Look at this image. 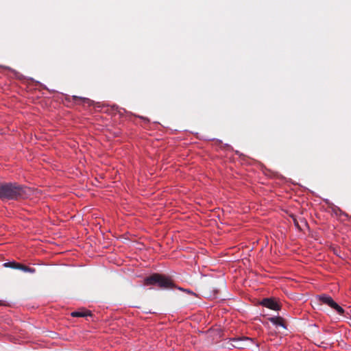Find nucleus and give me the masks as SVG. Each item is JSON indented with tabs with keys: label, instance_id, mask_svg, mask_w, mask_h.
I'll list each match as a JSON object with an SVG mask.
<instances>
[{
	"label": "nucleus",
	"instance_id": "1",
	"mask_svg": "<svg viewBox=\"0 0 351 351\" xmlns=\"http://www.w3.org/2000/svg\"><path fill=\"white\" fill-rule=\"evenodd\" d=\"M27 195V189L16 183L0 182L1 200L19 199Z\"/></svg>",
	"mask_w": 351,
	"mask_h": 351
},
{
	"label": "nucleus",
	"instance_id": "2",
	"mask_svg": "<svg viewBox=\"0 0 351 351\" xmlns=\"http://www.w3.org/2000/svg\"><path fill=\"white\" fill-rule=\"evenodd\" d=\"M144 285L146 286L155 285L162 289L173 287V282L169 278L157 273L146 277L144 279Z\"/></svg>",
	"mask_w": 351,
	"mask_h": 351
},
{
	"label": "nucleus",
	"instance_id": "3",
	"mask_svg": "<svg viewBox=\"0 0 351 351\" xmlns=\"http://www.w3.org/2000/svg\"><path fill=\"white\" fill-rule=\"evenodd\" d=\"M230 341L234 343L230 344L232 347L237 349H244L247 346V341H251L252 339L246 337H240L230 339Z\"/></svg>",
	"mask_w": 351,
	"mask_h": 351
},
{
	"label": "nucleus",
	"instance_id": "4",
	"mask_svg": "<svg viewBox=\"0 0 351 351\" xmlns=\"http://www.w3.org/2000/svg\"><path fill=\"white\" fill-rule=\"evenodd\" d=\"M261 304L263 306L274 311L280 310V308L277 301L273 298H265L262 300Z\"/></svg>",
	"mask_w": 351,
	"mask_h": 351
},
{
	"label": "nucleus",
	"instance_id": "5",
	"mask_svg": "<svg viewBox=\"0 0 351 351\" xmlns=\"http://www.w3.org/2000/svg\"><path fill=\"white\" fill-rule=\"evenodd\" d=\"M72 101H73L75 104H83L88 106L94 105V101L86 97H82L73 95L72 96Z\"/></svg>",
	"mask_w": 351,
	"mask_h": 351
},
{
	"label": "nucleus",
	"instance_id": "6",
	"mask_svg": "<svg viewBox=\"0 0 351 351\" xmlns=\"http://www.w3.org/2000/svg\"><path fill=\"white\" fill-rule=\"evenodd\" d=\"M317 299L322 304H327L330 307L332 306L333 302H335L330 296L326 295H318Z\"/></svg>",
	"mask_w": 351,
	"mask_h": 351
},
{
	"label": "nucleus",
	"instance_id": "7",
	"mask_svg": "<svg viewBox=\"0 0 351 351\" xmlns=\"http://www.w3.org/2000/svg\"><path fill=\"white\" fill-rule=\"evenodd\" d=\"M269 320L276 326H280L286 328L283 318L280 317H272L269 318Z\"/></svg>",
	"mask_w": 351,
	"mask_h": 351
},
{
	"label": "nucleus",
	"instance_id": "8",
	"mask_svg": "<svg viewBox=\"0 0 351 351\" xmlns=\"http://www.w3.org/2000/svg\"><path fill=\"white\" fill-rule=\"evenodd\" d=\"M71 315L72 317H86L88 315H91V313L88 311L82 310V311L72 312Z\"/></svg>",
	"mask_w": 351,
	"mask_h": 351
},
{
	"label": "nucleus",
	"instance_id": "9",
	"mask_svg": "<svg viewBox=\"0 0 351 351\" xmlns=\"http://www.w3.org/2000/svg\"><path fill=\"white\" fill-rule=\"evenodd\" d=\"M3 265L5 267H10V268H12V269H19V263H16V262H14V261H13V262H7V263H3Z\"/></svg>",
	"mask_w": 351,
	"mask_h": 351
},
{
	"label": "nucleus",
	"instance_id": "10",
	"mask_svg": "<svg viewBox=\"0 0 351 351\" xmlns=\"http://www.w3.org/2000/svg\"><path fill=\"white\" fill-rule=\"evenodd\" d=\"M18 269L22 270L25 272H29V273H34L35 271L34 269L29 267H27L25 265H22L21 263H19Z\"/></svg>",
	"mask_w": 351,
	"mask_h": 351
},
{
	"label": "nucleus",
	"instance_id": "11",
	"mask_svg": "<svg viewBox=\"0 0 351 351\" xmlns=\"http://www.w3.org/2000/svg\"><path fill=\"white\" fill-rule=\"evenodd\" d=\"M332 308L335 309L337 311V312L340 314V315H343V313H344V310L343 309V308L341 306H340L337 303H336L335 302H333L332 306H331Z\"/></svg>",
	"mask_w": 351,
	"mask_h": 351
},
{
	"label": "nucleus",
	"instance_id": "12",
	"mask_svg": "<svg viewBox=\"0 0 351 351\" xmlns=\"http://www.w3.org/2000/svg\"><path fill=\"white\" fill-rule=\"evenodd\" d=\"M292 219H293V223H294V225L298 228V229H301V228L299 226V223L297 220V219L295 218V216L292 215L291 216Z\"/></svg>",
	"mask_w": 351,
	"mask_h": 351
},
{
	"label": "nucleus",
	"instance_id": "13",
	"mask_svg": "<svg viewBox=\"0 0 351 351\" xmlns=\"http://www.w3.org/2000/svg\"><path fill=\"white\" fill-rule=\"evenodd\" d=\"M1 304H2V301H0V305H1Z\"/></svg>",
	"mask_w": 351,
	"mask_h": 351
}]
</instances>
